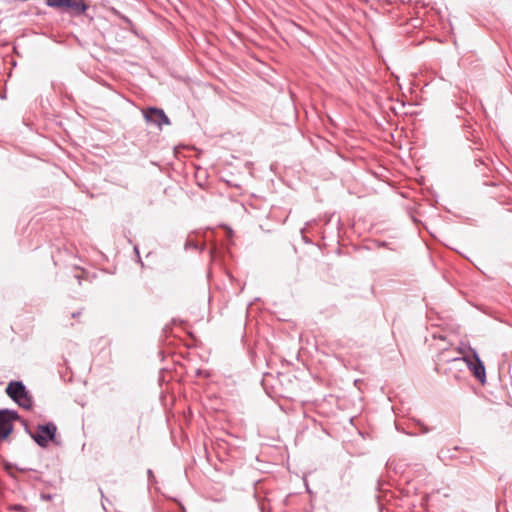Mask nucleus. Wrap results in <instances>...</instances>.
I'll return each mask as SVG.
<instances>
[{
  "mask_svg": "<svg viewBox=\"0 0 512 512\" xmlns=\"http://www.w3.org/2000/svg\"><path fill=\"white\" fill-rule=\"evenodd\" d=\"M6 392L15 402L18 403L19 406L25 409H30L32 407V399L21 382L9 383L6 388Z\"/></svg>",
  "mask_w": 512,
  "mask_h": 512,
  "instance_id": "f03ea898",
  "label": "nucleus"
},
{
  "mask_svg": "<svg viewBox=\"0 0 512 512\" xmlns=\"http://www.w3.org/2000/svg\"><path fill=\"white\" fill-rule=\"evenodd\" d=\"M145 119L148 122L156 124L158 127H162L163 124H169V119L165 115L164 111L157 108H149L144 113Z\"/></svg>",
  "mask_w": 512,
  "mask_h": 512,
  "instance_id": "423d86ee",
  "label": "nucleus"
},
{
  "mask_svg": "<svg viewBox=\"0 0 512 512\" xmlns=\"http://www.w3.org/2000/svg\"><path fill=\"white\" fill-rule=\"evenodd\" d=\"M56 433V426L54 424L41 425L37 428L33 439L42 447H45L50 440H52Z\"/></svg>",
  "mask_w": 512,
  "mask_h": 512,
  "instance_id": "39448f33",
  "label": "nucleus"
},
{
  "mask_svg": "<svg viewBox=\"0 0 512 512\" xmlns=\"http://www.w3.org/2000/svg\"><path fill=\"white\" fill-rule=\"evenodd\" d=\"M12 509H14V510L24 511V507H23V506H21V505H14V506L12 507Z\"/></svg>",
  "mask_w": 512,
  "mask_h": 512,
  "instance_id": "0eeeda50",
  "label": "nucleus"
},
{
  "mask_svg": "<svg viewBox=\"0 0 512 512\" xmlns=\"http://www.w3.org/2000/svg\"><path fill=\"white\" fill-rule=\"evenodd\" d=\"M455 361L460 360V358H455ZM462 361H464L469 370L472 372L474 377L479 380L482 384L486 381V371L485 366L483 362L480 360L477 353L473 350L472 355H465L461 358Z\"/></svg>",
  "mask_w": 512,
  "mask_h": 512,
  "instance_id": "7ed1b4c3",
  "label": "nucleus"
},
{
  "mask_svg": "<svg viewBox=\"0 0 512 512\" xmlns=\"http://www.w3.org/2000/svg\"><path fill=\"white\" fill-rule=\"evenodd\" d=\"M18 415L16 412L3 410L0 411V439H6L13 430L12 421L16 420Z\"/></svg>",
  "mask_w": 512,
  "mask_h": 512,
  "instance_id": "20e7f679",
  "label": "nucleus"
},
{
  "mask_svg": "<svg viewBox=\"0 0 512 512\" xmlns=\"http://www.w3.org/2000/svg\"><path fill=\"white\" fill-rule=\"evenodd\" d=\"M46 4L71 15H81L88 9L84 0H46Z\"/></svg>",
  "mask_w": 512,
  "mask_h": 512,
  "instance_id": "f257e3e1",
  "label": "nucleus"
}]
</instances>
